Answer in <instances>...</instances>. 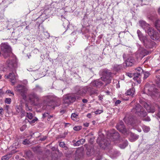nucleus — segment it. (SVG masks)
Returning <instances> with one entry per match:
<instances>
[{
  "label": "nucleus",
  "instance_id": "nucleus-38",
  "mask_svg": "<svg viewBox=\"0 0 160 160\" xmlns=\"http://www.w3.org/2000/svg\"><path fill=\"white\" fill-rule=\"evenodd\" d=\"M68 22L67 21H66L65 22L63 23V26L64 28H67L68 27Z\"/></svg>",
  "mask_w": 160,
  "mask_h": 160
},
{
  "label": "nucleus",
  "instance_id": "nucleus-14",
  "mask_svg": "<svg viewBox=\"0 0 160 160\" xmlns=\"http://www.w3.org/2000/svg\"><path fill=\"white\" fill-rule=\"evenodd\" d=\"M139 23L140 26L145 30L146 32H148V31L152 27L144 21H140L139 22Z\"/></svg>",
  "mask_w": 160,
  "mask_h": 160
},
{
  "label": "nucleus",
  "instance_id": "nucleus-43",
  "mask_svg": "<svg viewBox=\"0 0 160 160\" xmlns=\"http://www.w3.org/2000/svg\"><path fill=\"white\" fill-rule=\"evenodd\" d=\"M156 117L157 118H160V108H159L158 112L157 114L156 115Z\"/></svg>",
  "mask_w": 160,
  "mask_h": 160
},
{
  "label": "nucleus",
  "instance_id": "nucleus-31",
  "mask_svg": "<svg viewBox=\"0 0 160 160\" xmlns=\"http://www.w3.org/2000/svg\"><path fill=\"white\" fill-rule=\"evenodd\" d=\"M16 112L18 113L20 112H21V110L22 109L21 106L19 105L16 106Z\"/></svg>",
  "mask_w": 160,
  "mask_h": 160
},
{
  "label": "nucleus",
  "instance_id": "nucleus-6",
  "mask_svg": "<svg viewBox=\"0 0 160 160\" xmlns=\"http://www.w3.org/2000/svg\"><path fill=\"white\" fill-rule=\"evenodd\" d=\"M132 112L136 113L141 117H144L147 114V112L139 104H137L132 109Z\"/></svg>",
  "mask_w": 160,
  "mask_h": 160
},
{
  "label": "nucleus",
  "instance_id": "nucleus-41",
  "mask_svg": "<svg viewBox=\"0 0 160 160\" xmlns=\"http://www.w3.org/2000/svg\"><path fill=\"white\" fill-rule=\"evenodd\" d=\"M30 142L27 139H25L23 142V144L24 145L28 144Z\"/></svg>",
  "mask_w": 160,
  "mask_h": 160
},
{
  "label": "nucleus",
  "instance_id": "nucleus-15",
  "mask_svg": "<svg viewBox=\"0 0 160 160\" xmlns=\"http://www.w3.org/2000/svg\"><path fill=\"white\" fill-rule=\"evenodd\" d=\"M29 99L31 102L33 103L35 101H38L39 98L36 94L34 92H32L29 95Z\"/></svg>",
  "mask_w": 160,
  "mask_h": 160
},
{
  "label": "nucleus",
  "instance_id": "nucleus-1",
  "mask_svg": "<svg viewBox=\"0 0 160 160\" xmlns=\"http://www.w3.org/2000/svg\"><path fill=\"white\" fill-rule=\"evenodd\" d=\"M100 73H102V76L99 79L96 80L92 82L90 84L89 86L92 88L96 87L100 88L103 85V82L106 83L107 85L110 83L111 78V73L106 70H102L100 71Z\"/></svg>",
  "mask_w": 160,
  "mask_h": 160
},
{
  "label": "nucleus",
  "instance_id": "nucleus-29",
  "mask_svg": "<svg viewBox=\"0 0 160 160\" xmlns=\"http://www.w3.org/2000/svg\"><path fill=\"white\" fill-rule=\"evenodd\" d=\"M113 67L114 70L118 71L121 68V66L120 65H115L113 66Z\"/></svg>",
  "mask_w": 160,
  "mask_h": 160
},
{
  "label": "nucleus",
  "instance_id": "nucleus-46",
  "mask_svg": "<svg viewBox=\"0 0 160 160\" xmlns=\"http://www.w3.org/2000/svg\"><path fill=\"white\" fill-rule=\"evenodd\" d=\"M143 121H150L151 120L150 118L149 117H147L146 118H144L143 119Z\"/></svg>",
  "mask_w": 160,
  "mask_h": 160
},
{
  "label": "nucleus",
  "instance_id": "nucleus-13",
  "mask_svg": "<svg viewBox=\"0 0 160 160\" xmlns=\"http://www.w3.org/2000/svg\"><path fill=\"white\" fill-rule=\"evenodd\" d=\"M117 129L120 132L125 134H127L128 132L126 129L125 128L123 122L122 121L120 122L116 125Z\"/></svg>",
  "mask_w": 160,
  "mask_h": 160
},
{
  "label": "nucleus",
  "instance_id": "nucleus-50",
  "mask_svg": "<svg viewBox=\"0 0 160 160\" xmlns=\"http://www.w3.org/2000/svg\"><path fill=\"white\" fill-rule=\"evenodd\" d=\"M79 141L81 144H82L85 142V139L82 138L79 140Z\"/></svg>",
  "mask_w": 160,
  "mask_h": 160
},
{
  "label": "nucleus",
  "instance_id": "nucleus-58",
  "mask_svg": "<svg viewBox=\"0 0 160 160\" xmlns=\"http://www.w3.org/2000/svg\"><path fill=\"white\" fill-rule=\"evenodd\" d=\"M98 98L100 100H102L103 99V97L102 96H99Z\"/></svg>",
  "mask_w": 160,
  "mask_h": 160
},
{
  "label": "nucleus",
  "instance_id": "nucleus-27",
  "mask_svg": "<svg viewBox=\"0 0 160 160\" xmlns=\"http://www.w3.org/2000/svg\"><path fill=\"white\" fill-rule=\"evenodd\" d=\"M128 145V142L127 141H125L122 144H120L119 145V147L122 149H124Z\"/></svg>",
  "mask_w": 160,
  "mask_h": 160
},
{
  "label": "nucleus",
  "instance_id": "nucleus-44",
  "mask_svg": "<svg viewBox=\"0 0 160 160\" xmlns=\"http://www.w3.org/2000/svg\"><path fill=\"white\" fill-rule=\"evenodd\" d=\"M102 112V110H98L95 112V113L96 114H99L101 113Z\"/></svg>",
  "mask_w": 160,
  "mask_h": 160
},
{
  "label": "nucleus",
  "instance_id": "nucleus-25",
  "mask_svg": "<svg viewBox=\"0 0 160 160\" xmlns=\"http://www.w3.org/2000/svg\"><path fill=\"white\" fill-rule=\"evenodd\" d=\"M14 152H12V153L9 154H8L5 155L3 156L2 158V160H8L11 157V155L12 153H14Z\"/></svg>",
  "mask_w": 160,
  "mask_h": 160
},
{
  "label": "nucleus",
  "instance_id": "nucleus-57",
  "mask_svg": "<svg viewBox=\"0 0 160 160\" xmlns=\"http://www.w3.org/2000/svg\"><path fill=\"white\" fill-rule=\"evenodd\" d=\"M101 156H99L96 158V160H101Z\"/></svg>",
  "mask_w": 160,
  "mask_h": 160
},
{
  "label": "nucleus",
  "instance_id": "nucleus-59",
  "mask_svg": "<svg viewBox=\"0 0 160 160\" xmlns=\"http://www.w3.org/2000/svg\"><path fill=\"white\" fill-rule=\"evenodd\" d=\"M88 102V100L86 99H83L82 100V102L84 103H87Z\"/></svg>",
  "mask_w": 160,
  "mask_h": 160
},
{
  "label": "nucleus",
  "instance_id": "nucleus-54",
  "mask_svg": "<svg viewBox=\"0 0 160 160\" xmlns=\"http://www.w3.org/2000/svg\"><path fill=\"white\" fill-rule=\"evenodd\" d=\"M121 102V101L119 100H117L116 101V102H115V103L116 104H119V103H120Z\"/></svg>",
  "mask_w": 160,
  "mask_h": 160
},
{
  "label": "nucleus",
  "instance_id": "nucleus-42",
  "mask_svg": "<svg viewBox=\"0 0 160 160\" xmlns=\"http://www.w3.org/2000/svg\"><path fill=\"white\" fill-rule=\"evenodd\" d=\"M81 143L79 140L76 143H74L73 145L74 146H79L81 145Z\"/></svg>",
  "mask_w": 160,
  "mask_h": 160
},
{
  "label": "nucleus",
  "instance_id": "nucleus-26",
  "mask_svg": "<svg viewBox=\"0 0 160 160\" xmlns=\"http://www.w3.org/2000/svg\"><path fill=\"white\" fill-rule=\"evenodd\" d=\"M78 115L75 113H72L71 116V118L72 119L75 121H77L78 120Z\"/></svg>",
  "mask_w": 160,
  "mask_h": 160
},
{
  "label": "nucleus",
  "instance_id": "nucleus-40",
  "mask_svg": "<svg viewBox=\"0 0 160 160\" xmlns=\"http://www.w3.org/2000/svg\"><path fill=\"white\" fill-rule=\"evenodd\" d=\"M126 75L130 78H132L133 76L134 77V74L130 73L129 72H127L126 73Z\"/></svg>",
  "mask_w": 160,
  "mask_h": 160
},
{
  "label": "nucleus",
  "instance_id": "nucleus-60",
  "mask_svg": "<svg viewBox=\"0 0 160 160\" xmlns=\"http://www.w3.org/2000/svg\"><path fill=\"white\" fill-rule=\"evenodd\" d=\"M148 88V89H147V88H146L145 89H146V90H148L150 92H152V90L151 89V88Z\"/></svg>",
  "mask_w": 160,
  "mask_h": 160
},
{
  "label": "nucleus",
  "instance_id": "nucleus-5",
  "mask_svg": "<svg viewBox=\"0 0 160 160\" xmlns=\"http://www.w3.org/2000/svg\"><path fill=\"white\" fill-rule=\"evenodd\" d=\"M75 90L76 94L82 96L85 95L87 92H92V88L89 86L85 87L78 86L75 87Z\"/></svg>",
  "mask_w": 160,
  "mask_h": 160
},
{
  "label": "nucleus",
  "instance_id": "nucleus-62",
  "mask_svg": "<svg viewBox=\"0 0 160 160\" xmlns=\"http://www.w3.org/2000/svg\"><path fill=\"white\" fill-rule=\"evenodd\" d=\"M87 116L89 118H90L91 117V114L90 113H88L87 114Z\"/></svg>",
  "mask_w": 160,
  "mask_h": 160
},
{
  "label": "nucleus",
  "instance_id": "nucleus-8",
  "mask_svg": "<svg viewBox=\"0 0 160 160\" xmlns=\"http://www.w3.org/2000/svg\"><path fill=\"white\" fill-rule=\"evenodd\" d=\"M151 38L155 41H160V37L158 33L152 28H151L147 32Z\"/></svg>",
  "mask_w": 160,
  "mask_h": 160
},
{
  "label": "nucleus",
  "instance_id": "nucleus-20",
  "mask_svg": "<svg viewBox=\"0 0 160 160\" xmlns=\"http://www.w3.org/2000/svg\"><path fill=\"white\" fill-rule=\"evenodd\" d=\"M130 136L131 137L129 138V140L132 142H133L136 141L139 138V136L138 135L132 133H131Z\"/></svg>",
  "mask_w": 160,
  "mask_h": 160
},
{
  "label": "nucleus",
  "instance_id": "nucleus-33",
  "mask_svg": "<svg viewBox=\"0 0 160 160\" xmlns=\"http://www.w3.org/2000/svg\"><path fill=\"white\" fill-rule=\"evenodd\" d=\"M27 117L29 119H32L33 116L32 113H30V112H28V113H27Z\"/></svg>",
  "mask_w": 160,
  "mask_h": 160
},
{
  "label": "nucleus",
  "instance_id": "nucleus-18",
  "mask_svg": "<svg viewBox=\"0 0 160 160\" xmlns=\"http://www.w3.org/2000/svg\"><path fill=\"white\" fill-rule=\"evenodd\" d=\"M7 78H9L12 81V82L14 84L15 82L14 81L16 78V76L14 73L13 72L10 73L8 76H6Z\"/></svg>",
  "mask_w": 160,
  "mask_h": 160
},
{
  "label": "nucleus",
  "instance_id": "nucleus-48",
  "mask_svg": "<svg viewBox=\"0 0 160 160\" xmlns=\"http://www.w3.org/2000/svg\"><path fill=\"white\" fill-rule=\"evenodd\" d=\"M26 109L27 111H30L31 109L28 107V104H26L25 105Z\"/></svg>",
  "mask_w": 160,
  "mask_h": 160
},
{
  "label": "nucleus",
  "instance_id": "nucleus-51",
  "mask_svg": "<svg viewBox=\"0 0 160 160\" xmlns=\"http://www.w3.org/2000/svg\"><path fill=\"white\" fill-rule=\"evenodd\" d=\"M47 138L46 136H44L43 137L41 138H40V140L42 141H43L45 140Z\"/></svg>",
  "mask_w": 160,
  "mask_h": 160
},
{
  "label": "nucleus",
  "instance_id": "nucleus-10",
  "mask_svg": "<svg viewBox=\"0 0 160 160\" xmlns=\"http://www.w3.org/2000/svg\"><path fill=\"white\" fill-rule=\"evenodd\" d=\"M76 98L74 95H66L63 97V102L65 103L69 104L74 102Z\"/></svg>",
  "mask_w": 160,
  "mask_h": 160
},
{
  "label": "nucleus",
  "instance_id": "nucleus-2",
  "mask_svg": "<svg viewBox=\"0 0 160 160\" xmlns=\"http://www.w3.org/2000/svg\"><path fill=\"white\" fill-rule=\"evenodd\" d=\"M108 138H107L102 140L100 138H98L97 139V142L100 140L99 144L100 147L103 148H105L109 145L110 143L108 138L113 141L116 140L119 137V134L118 132L115 131L114 129H112L108 132Z\"/></svg>",
  "mask_w": 160,
  "mask_h": 160
},
{
  "label": "nucleus",
  "instance_id": "nucleus-64",
  "mask_svg": "<svg viewBox=\"0 0 160 160\" xmlns=\"http://www.w3.org/2000/svg\"><path fill=\"white\" fill-rule=\"evenodd\" d=\"M60 112L61 113H64L65 112V111H64V110H61L60 111Z\"/></svg>",
  "mask_w": 160,
  "mask_h": 160
},
{
  "label": "nucleus",
  "instance_id": "nucleus-30",
  "mask_svg": "<svg viewBox=\"0 0 160 160\" xmlns=\"http://www.w3.org/2000/svg\"><path fill=\"white\" fill-rule=\"evenodd\" d=\"M142 128L144 132H147L149 131L150 128L149 127L143 125L142 126Z\"/></svg>",
  "mask_w": 160,
  "mask_h": 160
},
{
  "label": "nucleus",
  "instance_id": "nucleus-24",
  "mask_svg": "<svg viewBox=\"0 0 160 160\" xmlns=\"http://www.w3.org/2000/svg\"><path fill=\"white\" fill-rule=\"evenodd\" d=\"M33 89L36 92H41L42 91V88L38 85H36Z\"/></svg>",
  "mask_w": 160,
  "mask_h": 160
},
{
  "label": "nucleus",
  "instance_id": "nucleus-11",
  "mask_svg": "<svg viewBox=\"0 0 160 160\" xmlns=\"http://www.w3.org/2000/svg\"><path fill=\"white\" fill-rule=\"evenodd\" d=\"M136 73H134V77L133 79L135 80H136L138 83H140V79L141 76L140 73H142L143 72V70L140 67H138L136 69Z\"/></svg>",
  "mask_w": 160,
  "mask_h": 160
},
{
  "label": "nucleus",
  "instance_id": "nucleus-17",
  "mask_svg": "<svg viewBox=\"0 0 160 160\" xmlns=\"http://www.w3.org/2000/svg\"><path fill=\"white\" fill-rule=\"evenodd\" d=\"M134 62V60L132 58L130 57L128 58L125 62L124 64H125L127 66H132Z\"/></svg>",
  "mask_w": 160,
  "mask_h": 160
},
{
  "label": "nucleus",
  "instance_id": "nucleus-9",
  "mask_svg": "<svg viewBox=\"0 0 160 160\" xmlns=\"http://www.w3.org/2000/svg\"><path fill=\"white\" fill-rule=\"evenodd\" d=\"M15 88L16 90L21 95L23 98H26V93L27 89L25 86L21 85H18L15 87Z\"/></svg>",
  "mask_w": 160,
  "mask_h": 160
},
{
  "label": "nucleus",
  "instance_id": "nucleus-63",
  "mask_svg": "<svg viewBox=\"0 0 160 160\" xmlns=\"http://www.w3.org/2000/svg\"><path fill=\"white\" fill-rule=\"evenodd\" d=\"M158 12L160 15V7H159L158 9Z\"/></svg>",
  "mask_w": 160,
  "mask_h": 160
},
{
  "label": "nucleus",
  "instance_id": "nucleus-39",
  "mask_svg": "<svg viewBox=\"0 0 160 160\" xmlns=\"http://www.w3.org/2000/svg\"><path fill=\"white\" fill-rule=\"evenodd\" d=\"M38 120V118H37L35 117L32 120L29 121V122L30 124H32L33 123H35L36 121Z\"/></svg>",
  "mask_w": 160,
  "mask_h": 160
},
{
  "label": "nucleus",
  "instance_id": "nucleus-35",
  "mask_svg": "<svg viewBox=\"0 0 160 160\" xmlns=\"http://www.w3.org/2000/svg\"><path fill=\"white\" fill-rule=\"evenodd\" d=\"M150 75L149 72H147L144 73V79H146Z\"/></svg>",
  "mask_w": 160,
  "mask_h": 160
},
{
  "label": "nucleus",
  "instance_id": "nucleus-45",
  "mask_svg": "<svg viewBox=\"0 0 160 160\" xmlns=\"http://www.w3.org/2000/svg\"><path fill=\"white\" fill-rule=\"evenodd\" d=\"M6 93H10L13 96L14 95V93L10 90H8L6 91Z\"/></svg>",
  "mask_w": 160,
  "mask_h": 160
},
{
  "label": "nucleus",
  "instance_id": "nucleus-28",
  "mask_svg": "<svg viewBox=\"0 0 160 160\" xmlns=\"http://www.w3.org/2000/svg\"><path fill=\"white\" fill-rule=\"evenodd\" d=\"M43 34L44 35V36L41 38V40H43L44 39L48 38L50 37L49 33L47 32H43Z\"/></svg>",
  "mask_w": 160,
  "mask_h": 160
},
{
  "label": "nucleus",
  "instance_id": "nucleus-12",
  "mask_svg": "<svg viewBox=\"0 0 160 160\" xmlns=\"http://www.w3.org/2000/svg\"><path fill=\"white\" fill-rule=\"evenodd\" d=\"M137 58H138L142 59L146 55V50L143 48L140 47L136 53Z\"/></svg>",
  "mask_w": 160,
  "mask_h": 160
},
{
  "label": "nucleus",
  "instance_id": "nucleus-23",
  "mask_svg": "<svg viewBox=\"0 0 160 160\" xmlns=\"http://www.w3.org/2000/svg\"><path fill=\"white\" fill-rule=\"evenodd\" d=\"M155 26L156 29L160 32V20L158 19L155 22Z\"/></svg>",
  "mask_w": 160,
  "mask_h": 160
},
{
  "label": "nucleus",
  "instance_id": "nucleus-4",
  "mask_svg": "<svg viewBox=\"0 0 160 160\" xmlns=\"http://www.w3.org/2000/svg\"><path fill=\"white\" fill-rule=\"evenodd\" d=\"M47 101L49 102L48 104V106L51 107V109H53L55 107L60 105V99L54 96H47Z\"/></svg>",
  "mask_w": 160,
  "mask_h": 160
},
{
  "label": "nucleus",
  "instance_id": "nucleus-47",
  "mask_svg": "<svg viewBox=\"0 0 160 160\" xmlns=\"http://www.w3.org/2000/svg\"><path fill=\"white\" fill-rule=\"evenodd\" d=\"M49 116V113L48 112H45L44 114H43V117L44 118L48 117Z\"/></svg>",
  "mask_w": 160,
  "mask_h": 160
},
{
  "label": "nucleus",
  "instance_id": "nucleus-55",
  "mask_svg": "<svg viewBox=\"0 0 160 160\" xmlns=\"http://www.w3.org/2000/svg\"><path fill=\"white\" fill-rule=\"evenodd\" d=\"M84 126L85 127H88L89 126V123L88 122H86L84 123Z\"/></svg>",
  "mask_w": 160,
  "mask_h": 160
},
{
  "label": "nucleus",
  "instance_id": "nucleus-22",
  "mask_svg": "<svg viewBox=\"0 0 160 160\" xmlns=\"http://www.w3.org/2000/svg\"><path fill=\"white\" fill-rule=\"evenodd\" d=\"M133 119L132 118H124V121L125 123L128 124H130L132 126L133 125V122H132Z\"/></svg>",
  "mask_w": 160,
  "mask_h": 160
},
{
  "label": "nucleus",
  "instance_id": "nucleus-21",
  "mask_svg": "<svg viewBox=\"0 0 160 160\" xmlns=\"http://www.w3.org/2000/svg\"><path fill=\"white\" fill-rule=\"evenodd\" d=\"M135 91V89L133 88H132L127 90L125 94L127 95L132 96L134 95Z\"/></svg>",
  "mask_w": 160,
  "mask_h": 160
},
{
  "label": "nucleus",
  "instance_id": "nucleus-52",
  "mask_svg": "<svg viewBox=\"0 0 160 160\" xmlns=\"http://www.w3.org/2000/svg\"><path fill=\"white\" fill-rule=\"evenodd\" d=\"M3 110L2 108H0V115H3Z\"/></svg>",
  "mask_w": 160,
  "mask_h": 160
},
{
  "label": "nucleus",
  "instance_id": "nucleus-56",
  "mask_svg": "<svg viewBox=\"0 0 160 160\" xmlns=\"http://www.w3.org/2000/svg\"><path fill=\"white\" fill-rule=\"evenodd\" d=\"M26 128V126L25 125H23L22 126V127H21L20 128V130L21 131H23V129H22V128Z\"/></svg>",
  "mask_w": 160,
  "mask_h": 160
},
{
  "label": "nucleus",
  "instance_id": "nucleus-16",
  "mask_svg": "<svg viewBox=\"0 0 160 160\" xmlns=\"http://www.w3.org/2000/svg\"><path fill=\"white\" fill-rule=\"evenodd\" d=\"M7 63L8 67L11 69H13L17 67V62L15 60L13 59L11 61L8 60L7 61Z\"/></svg>",
  "mask_w": 160,
  "mask_h": 160
},
{
  "label": "nucleus",
  "instance_id": "nucleus-61",
  "mask_svg": "<svg viewBox=\"0 0 160 160\" xmlns=\"http://www.w3.org/2000/svg\"><path fill=\"white\" fill-rule=\"evenodd\" d=\"M52 117H53V116L49 115V116L48 117V120H49L48 119H50L51 118H52Z\"/></svg>",
  "mask_w": 160,
  "mask_h": 160
},
{
  "label": "nucleus",
  "instance_id": "nucleus-53",
  "mask_svg": "<svg viewBox=\"0 0 160 160\" xmlns=\"http://www.w3.org/2000/svg\"><path fill=\"white\" fill-rule=\"evenodd\" d=\"M3 94V92L1 89H0V97H2Z\"/></svg>",
  "mask_w": 160,
  "mask_h": 160
},
{
  "label": "nucleus",
  "instance_id": "nucleus-7",
  "mask_svg": "<svg viewBox=\"0 0 160 160\" xmlns=\"http://www.w3.org/2000/svg\"><path fill=\"white\" fill-rule=\"evenodd\" d=\"M1 49L3 52V56L5 58L8 57L11 53V49L7 43H2L1 45Z\"/></svg>",
  "mask_w": 160,
  "mask_h": 160
},
{
  "label": "nucleus",
  "instance_id": "nucleus-37",
  "mask_svg": "<svg viewBox=\"0 0 160 160\" xmlns=\"http://www.w3.org/2000/svg\"><path fill=\"white\" fill-rule=\"evenodd\" d=\"M82 127L79 126H75L73 127V129L76 131H78L81 129Z\"/></svg>",
  "mask_w": 160,
  "mask_h": 160
},
{
  "label": "nucleus",
  "instance_id": "nucleus-3",
  "mask_svg": "<svg viewBox=\"0 0 160 160\" xmlns=\"http://www.w3.org/2000/svg\"><path fill=\"white\" fill-rule=\"evenodd\" d=\"M137 34L139 40L146 48H152L154 47L155 43L148 38L147 36H143L140 30H137Z\"/></svg>",
  "mask_w": 160,
  "mask_h": 160
},
{
  "label": "nucleus",
  "instance_id": "nucleus-36",
  "mask_svg": "<svg viewBox=\"0 0 160 160\" xmlns=\"http://www.w3.org/2000/svg\"><path fill=\"white\" fill-rule=\"evenodd\" d=\"M59 145L60 147L67 148V147L64 142H60L59 143Z\"/></svg>",
  "mask_w": 160,
  "mask_h": 160
},
{
  "label": "nucleus",
  "instance_id": "nucleus-32",
  "mask_svg": "<svg viewBox=\"0 0 160 160\" xmlns=\"http://www.w3.org/2000/svg\"><path fill=\"white\" fill-rule=\"evenodd\" d=\"M119 152H115L112 155H111V157L112 158L114 159L115 158H116L119 155Z\"/></svg>",
  "mask_w": 160,
  "mask_h": 160
},
{
  "label": "nucleus",
  "instance_id": "nucleus-34",
  "mask_svg": "<svg viewBox=\"0 0 160 160\" xmlns=\"http://www.w3.org/2000/svg\"><path fill=\"white\" fill-rule=\"evenodd\" d=\"M11 102V99L10 98H5V102L8 104H10Z\"/></svg>",
  "mask_w": 160,
  "mask_h": 160
},
{
  "label": "nucleus",
  "instance_id": "nucleus-19",
  "mask_svg": "<svg viewBox=\"0 0 160 160\" xmlns=\"http://www.w3.org/2000/svg\"><path fill=\"white\" fill-rule=\"evenodd\" d=\"M144 107L149 112L153 113L155 111L154 108H152L147 103H145Z\"/></svg>",
  "mask_w": 160,
  "mask_h": 160
},
{
  "label": "nucleus",
  "instance_id": "nucleus-49",
  "mask_svg": "<svg viewBox=\"0 0 160 160\" xmlns=\"http://www.w3.org/2000/svg\"><path fill=\"white\" fill-rule=\"evenodd\" d=\"M20 112L22 113V114L21 115L22 117H23L25 115V111L22 109L21 110V111Z\"/></svg>",
  "mask_w": 160,
  "mask_h": 160
}]
</instances>
